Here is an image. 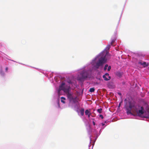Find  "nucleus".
Segmentation results:
<instances>
[{
  "label": "nucleus",
  "instance_id": "f257e3e1",
  "mask_svg": "<svg viewBox=\"0 0 149 149\" xmlns=\"http://www.w3.org/2000/svg\"><path fill=\"white\" fill-rule=\"evenodd\" d=\"M110 45H108L103 51L97 55L89 62L84 65L79 73L80 75L77 77V79L80 81H84L90 78L93 70H97L102 68L107 63L108 57L109 54L107 49L110 48Z\"/></svg>",
  "mask_w": 149,
  "mask_h": 149
},
{
  "label": "nucleus",
  "instance_id": "f03ea898",
  "mask_svg": "<svg viewBox=\"0 0 149 149\" xmlns=\"http://www.w3.org/2000/svg\"><path fill=\"white\" fill-rule=\"evenodd\" d=\"M69 85L67 84L64 82H62L59 86L58 90V97L61 94V91H63L67 95L69 103V106L73 109L79 113V98L78 97V92L74 93L71 92V86L72 89H74L77 86L76 82L75 81H68Z\"/></svg>",
  "mask_w": 149,
  "mask_h": 149
},
{
  "label": "nucleus",
  "instance_id": "7ed1b4c3",
  "mask_svg": "<svg viewBox=\"0 0 149 149\" xmlns=\"http://www.w3.org/2000/svg\"><path fill=\"white\" fill-rule=\"evenodd\" d=\"M126 111L128 115L149 118V107L145 109L143 106L130 103L129 106L126 107Z\"/></svg>",
  "mask_w": 149,
  "mask_h": 149
},
{
  "label": "nucleus",
  "instance_id": "20e7f679",
  "mask_svg": "<svg viewBox=\"0 0 149 149\" xmlns=\"http://www.w3.org/2000/svg\"><path fill=\"white\" fill-rule=\"evenodd\" d=\"M139 64L142 65L144 68L147 67L148 65V64L146 62H143L142 61H139L138 63Z\"/></svg>",
  "mask_w": 149,
  "mask_h": 149
},
{
  "label": "nucleus",
  "instance_id": "39448f33",
  "mask_svg": "<svg viewBox=\"0 0 149 149\" xmlns=\"http://www.w3.org/2000/svg\"><path fill=\"white\" fill-rule=\"evenodd\" d=\"M103 78L106 81H108L111 78L109 76V74L107 73H106L104 75H103Z\"/></svg>",
  "mask_w": 149,
  "mask_h": 149
},
{
  "label": "nucleus",
  "instance_id": "423d86ee",
  "mask_svg": "<svg viewBox=\"0 0 149 149\" xmlns=\"http://www.w3.org/2000/svg\"><path fill=\"white\" fill-rule=\"evenodd\" d=\"M79 113H78V115H80L79 113H80L81 116H83L84 115V109L82 108L80 110L79 109Z\"/></svg>",
  "mask_w": 149,
  "mask_h": 149
},
{
  "label": "nucleus",
  "instance_id": "0eeeda50",
  "mask_svg": "<svg viewBox=\"0 0 149 149\" xmlns=\"http://www.w3.org/2000/svg\"><path fill=\"white\" fill-rule=\"evenodd\" d=\"M88 134L89 135V138H90V144L89 145V147H90L91 146L90 145V144H91V141H92L91 137L92 136L91 135V132L90 131H88Z\"/></svg>",
  "mask_w": 149,
  "mask_h": 149
},
{
  "label": "nucleus",
  "instance_id": "6e6552de",
  "mask_svg": "<svg viewBox=\"0 0 149 149\" xmlns=\"http://www.w3.org/2000/svg\"><path fill=\"white\" fill-rule=\"evenodd\" d=\"M85 114L88 115V118H90L91 115V113L88 109H86L85 111Z\"/></svg>",
  "mask_w": 149,
  "mask_h": 149
},
{
  "label": "nucleus",
  "instance_id": "1a4fd4ad",
  "mask_svg": "<svg viewBox=\"0 0 149 149\" xmlns=\"http://www.w3.org/2000/svg\"><path fill=\"white\" fill-rule=\"evenodd\" d=\"M61 102L63 104L65 103V100H66L65 98L64 97H61Z\"/></svg>",
  "mask_w": 149,
  "mask_h": 149
},
{
  "label": "nucleus",
  "instance_id": "9d476101",
  "mask_svg": "<svg viewBox=\"0 0 149 149\" xmlns=\"http://www.w3.org/2000/svg\"><path fill=\"white\" fill-rule=\"evenodd\" d=\"M57 106H56V107L58 109L61 108V107L59 104V100L58 99L57 101Z\"/></svg>",
  "mask_w": 149,
  "mask_h": 149
},
{
  "label": "nucleus",
  "instance_id": "9b49d317",
  "mask_svg": "<svg viewBox=\"0 0 149 149\" xmlns=\"http://www.w3.org/2000/svg\"><path fill=\"white\" fill-rule=\"evenodd\" d=\"M116 74L117 76L120 77L122 75V73L120 72H116Z\"/></svg>",
  "mask_w": 149,
  "mask_h": 149
},
{
  "label": "nucleus",
  "instance_id": "f8f14e48",
  "mask_svg": "<svg viewBox=\"0 0 149 149\" xmlns=\"http://www.w3.org/2000/svg\"><path fill=\"white\" fill-rule=\"evenodd\" d=\"M106 123V122H105L104 123H100L98 125L99 127H100L101 126H104L105 125V123Z\"/></svg>",
  "mask_w": 149,
  "mask_h": 149
},
{
  "label": "nucleus",
  "instance_id": "ddd939ff",
  "mask_svg": "<svg viewBox=\"0 0 149 149\" xmlns=\"http://www.w3.org/2000/svg\"><path fill=\"white\" fill-rule=\"evenodd\" d=\"M0 73L1 75L2 76H4L5 75V73L2 70H0Z\"/></svg>",
  "mask_w": 149,
  "mask_h": 149
},
{
  "label": "nucleus",
  "instance_id": "4468645a",
  "mask_svg": "<svg viewBox=\"0 0 149 149\" xmlns=\"http://www.w3.org/2000/svg\"><path fill=\"white\" fill-rule=\"evenodd\" d=\"M95 91V89L93 88H91L90 89L89 91L91 92H93Z\"/></svg>",
  "mask_w": 149,
  "mask_h": 149
},
{
  "label": "nucleus",
  "instance_id": "2eb2a0df",
  "mask_svg": "<svg viewBox=\"0 0 149 149\" xmlns=\"http://www.w3.org/2000/svg\"><path fill=\"white\" fill-rule=\"evenodd\" d=\"M97 111L99 113H101L102 112V108H100L98 109L97 110Z\"/></svg>",
  "mask_w": 149,
  "mask_h": 149
},
{
  "label": "nucleus",
  "instance_id": "dca6fc26",
  "mask_svg": "<svg viewBox=\"0 0 149 149\" xmlns=\"http://www.w3.org/2000/svg\"><path fill=\"white\" fill-rule=\"evenodd\" d=\"M102 130L100 129V130L99 132V134L98 135L97 134V135H96V138H97L99 136L100 134L102 132Z\"/></svg>",
  "mask_w": 149,
  "mask_h": 149
},
{
  "label": "nucleus",
  "instance_id": "f3484780",
  "mask_svg": "<svg viewBox=\"0 0 149 149\" xmlns=\"http://www.w3.org/2000/svg\"><path fill=\"white\" fill-rule=\"evenodd\" d=\"M108 67V65L107 64H106L104 67V70H106L107 69V68Z\"/></svg>",
  "mask_w": 149,
  "mask_h": 149
},
{
  "label": "nucleus",
  "instance_id": "a211bd4d",
  "mask_svg": "<svg viewBox=\"0 0 149 149\" xmlns=\"http://www.w3.org/2000/svg\"><path fill=\"white\" fill-rule=\"evenodd\" d=\"M115 41V40H112L111 42V45H113V43Z\"/></svg>",
  "mask_w": 149,
  "mask_h": 149
},
{
  "label": "nucleus",
  "instance_id": "6ab92c4d",
  "mask_svg": "<svg viewBox=\"0 0 149 149\" xmlns=\"http://www.w3.org/2000/svg\"><path fill=\"white\" fill-rule=\"evenodd\" d=\"M108 69H107L108 71H109L111 69V66H108Z\"/></svg>",
  "mask_w": 149,
  "mask_h": 149
},
{
  "label": "nucleus",
  "instance_id": "aec40b11",
  "mask_svg": "<svg viewBox=\"0 0 149 149\" xmlns=\"http://www.w3.org/2000/svg\"><path fill=\"white\" fill-rule=\"evenodd\" d=\"M99 116L102 119H103L104 118L103 115L101 114Z\"/></svg>",
  "mask_w": 149,
  "mask_h": 149
},
{
  "label": "nucleus",
  "instance_id": "412c9836",
  "mask_svg": "<svg viewBox=\"0 0 149 149\" xmlns=\"http://www.w3.org/2000/svg\"><path fill=\"white\" fill-rule=\"evenodd\" d=\"M8 69V68L7 67L6 68H5V72H7Z\"/></svg>",
  "mask_w": 149,
  "mask_h": 149
},
{
  "label": "nucleus",
  "instance_id": "4be33fe9",
  "mask_svg": "<svg viewBox=\"0 0 149 149\" xmlns=\"http://www.w3.org/2000/svg\"><path fill=\"white\" fill-rule=\"evenodd\" d=\"M100 127L101 129L102 130V129H104V128L105 127H104V126H101Z\"/></svg>",
  "mask_w": 149,
  "mask_h": 149
},
{
  "label": "nucleus",
  "instance_id": "5701e85b",
  "mask_svg": "<svg viewBox=\"0 0 149 149\" xmlns=\"http://www.w3.org/2000/svg\"><path fill=\"white\" fill-rule=\"evenodd\" d=\"M92 122L93 124L94 125H95V122L94 121H93Z\"/></svg>",
  "mask_w": 149,
  "mask_h": 149
},
{
  "label": "nucleus",
  "instance_id": "b1692460",
  "mask_svg": "<svg viewBox=\"0 0 149 149\" xmlns=\"http://www.w3.org/2000/svg\"><path fill=\"white\" fill-rule=\"evenodd\" d=\"M118 94H119V95H121V93H118Z\"/></svg>",
  "mask_w": 149,
  "mask_h": 149
},
{
  "label": "nucleus",
  "instance_id": "393cba45",
  "mask_svg": "<svg viewBox=\"0 0 149 149\" xmlns=\"http://www.w3.org/2000/svg\"><path fill=\"white\" fill-rule=\"evenodd\" d=\"M93 146H92V148H93Z\"/></svg>",
  "mask_w": 149,
  "mask_h": 149
},
{
  "label": "nucleus",
  "instance_id": "a878e982",
  "mask_svg": "<svg viewBox=\"0 0 149 149\" xmlns=\"http://www.w3.org/2000/svg\"><path fill=\"white\" fill-rule=\"evenodd\" d=\"M148 93H149V92Z\"/></svg>",
  "mask_w": 149,
  "mask_h": 149
},
{
  "label": "nucleus",
  "instance_id": "bb28decb",
  "mask_svg": "<svg viewBox=\"0 0 149 149\" xmlns=\"http://www.w3.org/2000/svg\"><path fill=\"white\" fill-rule=\"evenodd\" d=\"M89 149H90V148H89Z\"/></svg>",
  "mask_w": 149,
  "mask_h": 149
}]
</instances>
